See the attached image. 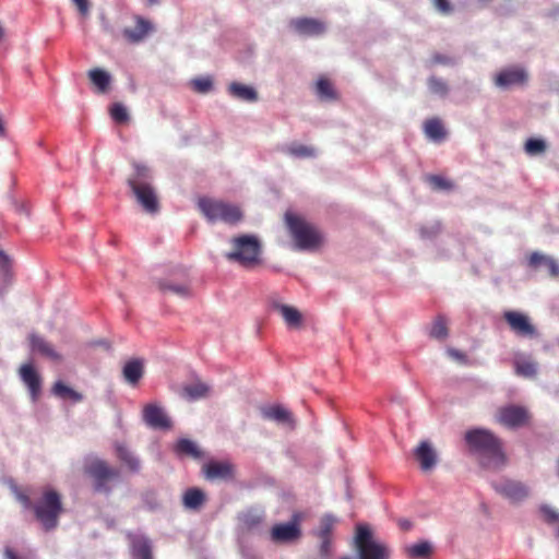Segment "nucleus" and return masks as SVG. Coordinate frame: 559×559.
I'll list each match as a JSON object with an SVG mask.
<instances>
[{"label":"nucleus","mask_w":559,"mask_h":559,"mask_svg":"<svg viewBox=\"0 0 559 559\" xmlns=\"http://www.w3.org/2000/svg\"><path fill=\"white\" fill-rule=\"evenodd\" d=\"M127 185L136 204L148 215H157L160 211L159 195L153 185L152 169L142 163H132V171Z\"/></svg>","instance_id":"f257e3e1"},{"label":"nucleus","mask_w":559,"mask_h":559,"mask_svg":"<svg viewBox=\"0 0 559 559\" xmlns=\"http://www.w3.org/2000/svg\"><path fill=\"white\" fill-rule=\"evenodd\" d=\"M465 441L479 464L488 469H499L506 463L501 441L490 430L476 428L466 431Z\"/></svg>","instance_id":"f03ea898"},{"label":"nucleus","mask_w":559,"mask_h":559,"mask_svg":"<svg viewBox=\"0 0 559 559\" xmlns=\"http://www.w3.org/2000/svg\"><path fill=\"white\" fill-rule=\"evenodd\" d=\"M284 222L294 250L312 252L322 246L323 235L320 229L300 214L288 211Z\"/></svg>","instance_id":"7ed1b4c3"},{"label":"nucleus","mask_w":559,"mask_h":559,"mask_svg":"<svg viewBox=\"0 0 559 559\" xmlns=\"http://www.w3.org/2000/svg\"><path fill=\"white\" fill-rule=\"evenodd\" d=\"M353 549L357 559H389L391 555L386 544L380 540L367 524L356 526Z\"/></svg>","instance_id":"20e7f679"},{"label":"nucleus","mask_w":559,"mask_h":559,"mask_svg":"<svg viewBox=\"0 0 559 559\" xmlns=\"http://www.w3.org/2000/svg\"><path fill=\"white\" fill-rule=\"evenodd\" d=\"M230 250L225 253L229 261L242 266H251L259 262L262 253V243L254 235H239L230 238Z\"/></svg>","instance_id":"39448f33"},{"label":"nucleus","mask_w":559,"mask_h":559,"mask_svg":"<svg viewBox=\"0 0 559 559\" xmlns=\"http://www.w3.org/2000/svg\"><path fill=\"white\" fill-rule=\"evenodd\" d=\"M36 519L45 531H52L59 524L63 512L61 496L52 488H45L33 507Z\"/></svg>","instance_id":"423d86ee"},{"label":"nucleus","mask_w":559,"mask_h":559,"mask_svg":"<svg viewBox=\"0 0 559 559\" xmlns=\"http://www.w3.org/2000/svg\"><path fill=\"white\" fill-rule=\"evenodd\" d=\"M198 206L204 217L212 224L221 222L234 225L242 219L241 209L223 200L203 198L199 200Z\"/></svg>","instance_id":"0eeeda50"},{"label":"nucleus","mask_w":559,"mask_h":559,"mask_svg":"<svg viewBox=\"0 0 559 559\" xmlns=\"http://www.w3.org/2000/svg\"><path fill=\"white\" fill-rule=\"evenodd\" d=\"M495 417L500 425L507 428H519L527 425L532 415L527 407L510 404L500 407Z\"/></svg>","instance_id":"6e6552de"},{"label":"nucleus","mask_w":559,"mask_h":559,"mask_svg":"<svg viewBox=\"0 0 559 559\" xmlns=\"http://www.w3.org/2000/svg\"><path fill=\"white\" fill-rule=\"evenodd\" d=\"M527 81V71L519 66L503 68L493 75L496 87L503 91L524 86Z\"/></svg>","instance_id":"1a4fd4ad"},{"label":"nucleus","mask_w":559,"mask_h":559,"mask_svg":"<svg viewBox=\"0 0 559 559\" xmlns=\"http://www.w3.org/2000/svg\"><path fill=\"white\" fill-rule=\"evenodd\" d=\"M86 473L94 479L95 490L108 492V483L118 477V471L111 468L105 461L93 460L86 465Z\"/></svg>","instance_id":"9d476101"},{"label":"nucleus","mask_w":559,"mask_h":559,"mask_svg":"<svg viewBox=\"0 0 559 559\" xmlns=\"http://www.w3.org/2000/svg\"><path fill=\"white\" fill-rule=\"evenodd\" d=\"M492 487L502 497L512 503H521L531 495V488L519 480L501 479L492 483Z\"/></svg>","instance_id":"9b49d317"},{"label":"nucleus","mask_w":559,"mask_h":559,"mask_svg":"<svg viewBox=\"0 0 559 559\" xmlns=\"http://www.w3.org/2000/svg\"><path fill=\"white\" fill-rule=\"evenodd\" d=\"M155 283L159 292L165 295H171L179 299H189L192 297L191 281L186 273L180 280L175 277L158 278Z\"/></svg>","instance_id":"f8f14e48"},{"label":"nucleus","mask_w":559,"mask_h":559,"mask_svg":"<svg viewBox=\"0 0 559 559\" xmlns=\"http://www.w3.org/2000/svg\"><path fill=\"white\" fill-rule=\"evenodd\" d=\"M202 471L211 481H231L236 477V467L229 461H210L203 465Z\"/></svg>","instance_id":"ddd939ff"},{"label":"nucleus","mask_w":559,"mask_h":559,"mask_svg":"<svg viewBox=\"0 0 559 559\" xmlns=\"http://www.w3.org/2000/svg\"><path fill=\"white\" fill-rule=\"evenodd\" d=\"M288 25L294 33L305 37L320 36L328 29L325 22L313 17H295Z\"/></svg>","instance_id":"4468645a"},{"label":"nucleus","mask_w":559,"mask_h":559,"mask_svg":"<svg viewBox=\"0 0 559 559\" xmlns=\"http://www.w3.org/2000/svg\"><path fill=\"white\" fill-rule=\"evenodd\" d=\"M17 373L23 384L27 388L31 400L37 402L43 384L39 372L32 364H23L20 366Z\"/></svg>","instance_id":"2eb2a0df"},{"label":"nucleus","mask_w":559,"mask_h":559,"mask_svg":"<svg viewBox=\"0 0 559 559\" xmlns=\"http://www.w3.org/2000/svg\"><path fill=\"white\" fill-rule=\"evenodd\" d=\"M301 531L296 522L276 524L270 532L271 540L275 544H290L298 540Z\"/></svg>","instance_id":"dca6fc26"},{"label":"nucleus","mask_w":559,"mask_h":559,"mask_svg":"<svg viewBox=\"0 0 559 559\" xmlns=\"http://www.w3.org/2000/svg\"><path fill=\"white\" fill-rule=\"evenodd\" d=\"M143 420L153 429L165 430L171 427V421L167 414L157 404H147L144 406Z\"/></svg>","instance_id":"f3484780"},{"label":"nucleus","mask_w":559,"mask_h":559,"mask_svg":"<svg viewBox=\"0 0 559 559\" xmlns=\"http://www.w3.org/2000/svg\"><path fill=\"white\" fill-rule=\"evenodd\" d=\"M515 374L526 379H535L538 374L539 365L530 355L524 352H516L513 357Z\"/></svg>","instance_id":"a211bd4d"},{"label":"nucleus","mask_w":559,"mask_h":559,"mask_svg":"<svg viewBox=\"0 0 559 559\" xmlns=\"http://www.w3.org/2000/svg\"><path fill=\"white\" fill-rule=\"evenodd\" d=\"M504 319L518 335L532 337L536 334L535 326L530 322L528 317L521 312L507 311Z\"/></svg>","instance_id":"6ab92c4d"},{"label":"nucleus","mask_w":559,"mask_h":559,"mask_svg":"<svg viewBox=\"0 0 559 559\" xmlns=\"http://www.w3.org/2000/svg\"><path fill=\"white\" fill-rule=\"evenodd\" d=\"M261 416L284 427L294 428L295 420L292 413L281 405H266L260 408Z\"/></svg>","instance_id":"aec40b11"},{"label":"nucleus","mask_w":559,"mask_h":559,"mask_svg":"<svg viewBox=\"0 0 559 559\" xmlns=\"http://www.w3.org/2000/svg\"><path fill=\"white\" fill-rule=\"evenodd\" d=\"M28 340L32 352L37 353L52 361L62 360L61 354L58 353L53 345L43 336L33 333L29 335Z\"/></svg>","instance_id":"412c9836"},{"label":"nucleus","mask_w":559,"mask_h":559,"mask_svg":"<svg viewBox=\"0 0 559 559\" xmlns=\"http://www.w3.org/2000/svg\"><path fill=\"white\" fill-rule=\"evenodd\" d=\"M415 456L424 472L431 471L437 464V453L428 441H423L415 450Z\"/></svg>","instance_id":"4be33fe9"},{"label":"nucleus","mask_w":559,"mask_h":559,"mask_svg":"<svg viewBox=\"0 0 559 559\" xmlns=\"http://www.w3.org/2000/svg\"><path fill=\"white\" fill-rule=\"evenodd\" d=\"M528 265L534 269L546 267L550 276H559L558 262L552 257L542 252H533L528 258Z\"/></svg>","instance_id":"5701e85b"},{"label":"nucleus","mask_w":559,"mask_h":559,"mask_svg":"<svg viewBox=\"0 0 559 559\" xmlns=\"http://www.w3.org/2000/svg\"><path fill=\"white\" fill-rule=\"evenodd\" d=\"M274 307L289 329H298L302 324V314L296 307L284 304H277Z\"/></svg>","instance_id":"b1692460"},{"label":"nucleus","mask_w":559,"mask_h":559,"mask_svg":"<svg viewBox=\"0 0 559 559\" xmlns=\"http://www.w3.org/2000/svg\"><path fill=\"white\" fill-rule=\"evenodd\" d=\"M228 92L233 97L242 102L254 103L259 98L254 87L238 82L229 84Z\"/></svg>","instance_id":"393cba45"},{"label":"nucleus","mask_w":559,"mask_h":559,"mask_svg":"<svg viewBox=\"0 0 559 559\" xmlns=\"http://www.w3.org/2000/svg\"><path fill=\"white\" fill-rule=\"evenodd\" d=\"M151 31V23L142 17H138L135 26L132 28H126L123 33L130 41L139 43L143 40Z\"/></svg>","instance_id":"a878e982"},{"label":"nucleus","mask_w":559,"mask_h":559,"mask_svg":"<svg viewBox=\"0 0 559 559\" xmlns=\"http://www.w3.org/2000/svg\"><path fill=\"white\" fill-rule=\"evenodd\" d=\"M143 372V362L139 359L128 361L122 369L124 380L131 385H135L140 381Z\"/></svg>","instance_id":"bb28decb"},{"label":"nucleus","mask_w":559,"mask_h":559,"mask_svg":"<svg viewBox=\"0 0 559 559\" xmlns=\"http://www.w3.org/2000/svg\"><path fill=\"white\" fill-rule=\"evenodd\" d=\"M283 152L295 158H314L317 150L313 146L305 145L298 142H293L283 147Z\"/></svg>","instance_id":"cd10ccee"},{"label":"nucleus","mask_w":559,"mask_h":559,"mask_svg":"<svg viewBox=\"0 0 559 559\" xmlns=\"http://www.w3.org/2000/svg\"><path fill=\"white\" fill-rule=\"evenodd\" d=\"M87 75L91 82L96 86L98 93L104 94L108 91L111 83V75L107 71L95 68L90 70Z\"/></svg>","instance_id":"c85d7f7f"},{"label":"nucleus","mask_w":559,"mask_h":559,"mask_svg":"<svg viewBox=\"0 0 559 559\" xmlns=\"http://www.w3.org/2000/svg\"><path fill=\"white\" fill-rule=\"evenodd\" d=\"M51 392L55 396L61 400H69L74 403H79L83 400V395L80 392L75 391L71 386L63 383L62 381H57L53 384Z\"/></svg>","instance_id":"c756f323"},{"label":"nucleus","mask_w":559,"mask_h":559,"mask_svg":"<svg viewBox=\"0 0 559 559\" xmlns=\"http://www.w3.org/2000/svg\"><path fill=\"white\" fill-rule=\"evenodd\" d=\"M205 501L204 492L198 488L188 489L182 497V502L188 510H199Z\"/></svg>","instance_id":"7c9ffc66"},{"label":"nucleus","mask_w":559,"mask_h":559,"mask_svg":"<svg viewBox=\"0 0 559 559\" xmlns=\"http://www.w3.org/2000/svg\"><path fill=\"white\" fill-rule=\"evenodd\" d=\"M264 519V513L260 509H249L239 516L240 523L247 530L257 527Z\"/></svg>","instance_id":"2f4dec72"},{"label":"nucleus","mask_w":559,"mask_h":559,"mask_svg":"<svg viewBox=\"0 0 559 559\" xmlns=\"http://www.w3.org/2000/svg\"><path fill=\"white\" fill-rule=\"evenodd\" d=\"M428 91L440 98H445L449 95L450 86L445 80L431 75L427 79Z\"/></svg>","instance_id":"473e14b6"},{"label":"nucleus","mask_w":559,"mask_h":559,"mask_svg":"<svg viewBox=\"0 0 559 559\" xmlns=\"http://www.w3.org/2000/svg\"><path fill=\"white\" fill-rule=\"evenodd\" d=\"M132 549L136 559H152L151 543L146 537H134L132 540Z\"/></svg>","instance_id":"72a5a7b5"},{"label":"nucleus","mask_w":559,"mask_h":559,"mask_svg":"<svg viewBox=\"0 0 559 559\" xmlns=\"http://www.w3.org/2000/svg\"><path fill=\"white\" fill-rule=\"evenodd\" d=\"M425 134L427 138L435 142L441 141L444 135V129L440 120L438 119H430L425 122Z\"/></svg>","instance_id":"f704fd0d"},{"label":"nucleus","mask_w":559,"mask_h":559,"mask_svg":"<svg viewBox=\"0 0 559 559\" xmlns=\"http://www.w3.org/2000/svg\"><path fill=\"white\" fill-rule=\"evenodd\" d=\"M336 523L337 519L334 515H323L320 520L318 528L316 530V536L318 538L332 537V532Z\"/></svg>","instance_id":"c9c22d12"},{"label":"nucleus","mask_w":559,"mask_h":559,"mask_svg":"<svg viewBox=\"0 0 559 559\" xmlns=\"http://www.w3.org/2000/svg\"><path fill=\"white\" fill-rule=\"evenodd\" d=\"M316 93L321 100H333L336 98L332 83L325 78H320L317 81Z\"/></svg>","instance_id":"e433bc0d"},{"label":"nucleus","mask_w":559,"mask_h":559,"mask_svg":"<svg viewBox=\"0 0 559 559\" xmlns=\"http://www.w3.org/2000/svg\"><path fill=\"white\" fill-rule=\"evenodd\" d=\"M548 144L544 139L530 138L524 144V151L528 156H538L546 153Z\"/></svg>","instance_id":"4c0bfd02"},{"label":"nucleus","mask_w":559,"mask_h":559,"mask_svg":"<svg viewBox=\"0 0 559 559\" xmlns=\"http://www.w3.org/2000/svg\"><path fill=\"white\" fill-rule=\"evenodd\" d=\"M408 556L418 559H426L432 552V545L428 540H421L406 548Z\"/></svg>","instance_id":"58836bf2"},{"label":"nucleus","mask_w":559,"mask_h":559,"mask_svg":"<svg viewBox=\"0 0 559 559\" xmlns=\"http://www.w3.org/2000/svg\"><path fill=\"white\" fill-rule=\"evenodd\" d=\"M116 453L118 457L126 463V465L132 469L138 471L140 468L139 460L133 455V453L122 444H118L116 447Z\"/></svg>","instance_id":"ea45409f"},{"label":"nucleus","mask_w":559,"mask_h":559,"mask_svg":"<svg viewBox=\"0 0 559 559\" xmlns=\"http://www.w3.org/2000/svg\"><path fill=\"white\" fill-rule=\"evenodd\" d=\"M177 451L193 459H199L202 454L198 444L189 439H180L177 443Z\"/></svg>","instance_id":"a19ab883"},{"label":"nucleus","mask_w":559,"mask_h":559,"mask_svg":"<svg viewBox=\"0 0 559 559\" xmlns=\"http://www.w3.org/2000/svg\"><path fill=\"white\" fill-rule=\"evenodd\" d=\"M419 238L424 241L433 240L440 233V224L437 222L420 225L418 227Z\"/></svg>","instance_id":"79ce46f5"},{"label":"nucleus","mask_w":559,"mask_h":559,"mask_svg":"<svg viewBox=\"0 0 559 559\" xmlns=\"http://www.w3.org/2000/svg\"><path fill=\"white\" fill-rule=\"evenodd\" d=\"M183 391L189 397L197 400L206 396V394L210 391V388L207 384L198 381L186 385Z\"/></svg>","instance_id":"37998d69"},{"label":"nucleus","mask_w":559,"mask_h":559,"mask_svg":"<svg viewBox=\"0 0 559 559\" xmlns=\"http://www.w3.org/2000/svg\"><path fill=\"white\" fill-rule=\"evenodd\" d=\"M429 335L436 340H444L448 336V328L443 318H437L430 328Z\"/></svg>","instance_id":"c03bdc74"},{"label":"nucleus","mask_w":559,"mask_h":559,"mask_svg":"<svg viewBox=\"0 0 559 559\" xmlns=\"http://www.w3.org/2000/svg\"><path fill=\"white\" fill-rule=\"evenodd\" d=\"M110 116L112 119L119 123L126 122L129 120L128 109L120 103H115L110 108Z\"/></svg>","instance_id":"a18cd8bd"},{"label":"nucleus","mask_w":559,"mask_h":559,"mask_svg":"<svg viewBox=\"0 0 559 559\" xmlns=\"http://www.w3.org/2000/svg\"><path fill=\"white\" fill-rule=\"evenodd\" d=\"M193 90L201 94H206L212 90L213 82L210 78H197L192 80Z\"/></svg>","instance_id":"49530a36"},{"label":"nucleus","mask_w":559,"mask_h":559,"mask_svg":"<svg viewBox=\"0 0 559 559\" xmlns=\"http://www.w3.org/2000/svg\"><path fill=\"white\" fill-rule=\"evenodd\" d=\"M11 489L15 499L22 504L24 509H33L34 504L32 503L28 495L24 490H22L17 486H12Z\"/></svg>","instance_id":"de8ad7c7"},{"label":"nucleus","mask_w":559,"mask_h":559,"mask_svg":"<svg viewBox=\"0 0 559 559\" xmlns=\"http://www.w3.org/2000/svg\"><path fill=\"white\" fill-rule=\"evenodd\" d=\"M447 355L450 359H452L453 361H455L460 365H468L469 364V359H468L467 355L464 352L459 350L456 348L449 347L447 349Z\"/></svg>","instance_id":"09e8293b"},{"label":"nucleus","mask_w":559,"mask_h":559,"mask_svg":"<svg viewBox=\"0 0 559 559\" xmlns=\"http://www.w3.org/2000/svg\"><path fill=\"white\" fill-rule=\"evenodd\" d=\"M455 63H456V61L453 57L441 55V53L433 55L429 60L430 66L441 64V66L452 67Z\"/></svg>","instance_id":"8fccbe9b"},{"label":"nucleus","mask_w":559,"mask_h":559,"mask_svg":"<svg viewBox=\"0 0 559 559\" xmlns=\"http://www.w3.org/2000/svg\"><path fill=\"white\" fill-rule=\"evenodd\" d=\"M319 554L322 558H329L332 554V537L318 538Z\"/></svg>","instance_id":"3c124183"},{"label":"nucleus","mask_w":559,"mask_h":559,"mask_svg":"<svg viewBox=\"0 0 559 559\" xmlns=\"http://www.w3.org/2000/svg\"><path fill=\"white\" fill-rule=\"evenodd\" d=\"M540 512L543 513V515L546 518V520L548 522H554V521L559 520V513L550 506H547V504L542 506Z\"/></svg>","instance_id":"603ef678"},{"label":"nucleus","mask_w":559,"mask_h":559,"mask_svg":"<svg viewBox=\"0 0 559 559\" xmlns=\"http://www.w3.org/2000/svg\"><path fill=\"white\" fill-rule=\"evenodd\" d=\"M436 9L442 14H448L451 12V5L448 0H432Z\"/></svg>","instance_id":"864d4df0"},{"label":"nucleus","mask_w":559,"mask_h":559,"mask_svg":"<svg viewBox=\"0 0 559 559\" xmlns=\"http://www.w3.org/2000/svg\"><path fill=\"white\" fill-rule=\"evenodd\" d=\"M78 8L79 12L82 15H87L90 13V1L88 0H71Z\"/></svg>","instance_id":"5fc2aeb1"},{"label":"nucleus","mask_w":559,"mask_h":559,"mask_svg":"<svg viewBox=\"0 0 559 559\" xmlns=\"http://www.w3.org/2000/svg\"><path fill=\"white\" fill-rule=\"evenodd\" d=\"M10 264H11L10 257L4 251L0 250V267L4 273L8 272Z\"/></svg>","instance_id":"6e6d98bb"},{"label":"nucleus","mask_w":559,"mask_h":559,"mask_svg":"<svg viewBox=\"0 0 559 559\" xmlns=\"http://www.w3.org/2000/svg\"><path fill=\"white\" fill-rule=\"evenodd\" d=\"M432 182L438 187V188H441V189H447L448 188V183L447 181L441 178V177H433L432 178Z\"/></svg>","instance_id":"4d7b16f0"},{"label":"nucleus","mask_w":559,"mask_h":559,"mask_svg":"<svg viewBox=\"0 0 559 559\" xmlns=\"http://www.w3.org/2000/svg\"><path fill=\"white\" fill-rule=\"evenodd\" d=\"M3 557H4V559H19L16 554L10 547H5V549L3 551Z\"/></svg>","instance_id":"13d9d810"},{"label":"nucleus","mask_w":559,"mask_h":559,"mask_svg":"<svg viewBox=\"0 0 559 559\" xmlns=\"http://www.w3.org/2000/svg\"><path fill=\"white\" fill-rule=\"evenodd\" d=\"M400 526L404 530H408L411 527V523L407 520L400 521Z\"/></svg>","instance_id":"bf43d9fd"},{"label":"nucleus","mask_w":559,"mask_h":559,"mask_svg":"<svg viewBox=\"0 0 559 559\" xmlns=\"http://www.w3.org/2000/svg\"><path fill=\"white\" fill-rule=\"evenodd\" d=\"M97 344L104 346L106 349H109V344L104 340L99 341Z\"/></svg>","instance_id":"052dcab7"},{"label":"nucleus","mask_w":559,"mask_h":559,"mask_svg":"<svg viewBox=\"0 0 559 559\" xmlns=\"http://www.w3.org/2000/svg\"><path fill=\"white\" fill-rule=\"evenodd\" d=\"M3 35H4V31H3V28L0 26V40L2 39Z\"/></svg>","instance_id":"680f3d73"},{"label":"nucleus","mask_w":559,"mask_h":559,"mask_svg":"<svg viewBox=\"0 0 559 559\" xmlns=\"http://www.w3.org/2000/svg\"><path fill=\"white\" fill-rule=\"evenodd\" d=\"M20 210L25 212V213H27V211H26V209H25V206L23 204H21Z\"/></svg>","instance_id":"e2e57ef3"},{"label":"nucleus","mask_w":559,"mask_h":559,"mask_svg":"<svg viewBox=\"0 0 559 559\" xmlns=\"http://www.w3.org/2000/svg\"><path fill=\"white\" fill-rule=\"evenodd\" d=\"M340 559H353V558H352V557H349V556H343V557H341Z\"/></svg>","instance_id":"0e129e2a"},{"label":"nucleus","mask_w":559,"mask_h":559,"mask_svg":"<svg viewBox=\"0 0 559 559\" xmlns=\"http://www.w3.org/2000/svg\"><path fill=\"white\" fill-rule=\"evenodd\" d=\"M148 1H150V3H155V2H157V0H148Z\"/></svg>","instance_id":"69168bd1"},{"label":"nucleus","mask_w":559,"mask_h":559,"mask_svg":"<svg viewBox=\"0 0 559 559\" xmlns=\"http://www.w3.org/2000/svg\"><path fill=\"white\" fill-rule=\"evenodd\" d=\"M558 536H559V528H558Z\"/></svg>","instance_id":"338daca9"}]
</instances>
